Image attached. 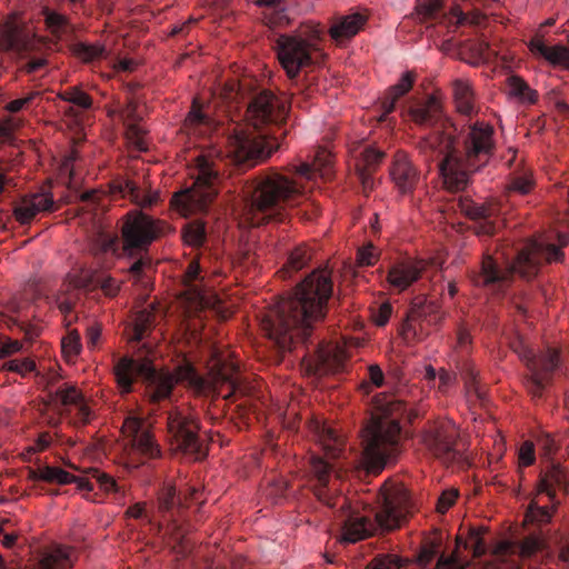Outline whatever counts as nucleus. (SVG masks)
<instances>
[{
  "label": "nucleus",
  "mask_w": 569,
  "mask_h": 569,
  "mask_svg": "<svg viewBox=\"0 0 569 569\" xmlns=\"http://www.w3.org/2000/svg\"><path fill=\"white\" fill-rule=\"evenodd\" d=\"M118 387L129 393L136 381L146 383V392L150 405L156 410H162L167 432L171 445L183 455L194 460L203 459L208 449L199 436L200 423L197 413L187 406H176L171 402L172 390L178 382L202 390L204 379L190 363L177 367L174 373L157 370L148 358L134 359L128 356L119 358L113 367Z\"/></svg>",
  "instance_id": "nucleus-1"
},
{
  "label": "nucleus",
  "mask_w": 569,
  "mask_h": 569,
  "mask_svg": "<svg viewBox=\"0 0 569 569\" xmlns=\"http://www.w3.org/2000/svg\"><path fill=\"white\" fill-rule=\"evenodd\" d=\"M332 280L327 269L313 270L292 291L259 315L261 331L280 352L306 342L327 313Z\"/></svg>",
  "instance_id": "nucleus-2"
},
{
  "label": "nucleus",
  "mask_w": 569,
  "mask_h": 569,
  "mask_svg": "<svg viewBox=\"0 0 569 569\" xmlns=\"http://www.w3.org/2000/svg\"><path fill=\"white\" fill-rule=\"evenodd\" d=\"M331 156L318 151L312 164H289L286 172L271 170L247 181L242 188L243 217L251 227L269 221H284L307 200V182L316 173L328 174Z\"/></svg>",
  "instance_id": "nucleus-3"
},
{
  "label": "nucleus",
  "mask_w": 569,
  "mask_h": 569,
  "mask_svg": "<svg viewBox=\"0 0 569 569\" xmlns=\"http://www.w3.org/2000/svg\"><path fill=\"white\" fill-rule=\"evenodd\" d=\"M248 99L247 123L234 127L230 152L236 164L252 167L279 149V137L286 134L281 126L287 119L289 106L287 100L266 89L251 92Z\"/></svg>",
  "instance_id": "nucleus-4"
},
{
  "label": "nucleus",
  "mask_w": 569,
  "mask_h": 569,
  "mask_svg": "<svg viewBox=\"0 0 569 569\" xmlns=\"http://www.w3.org/2000/svg\"><path fill=\"white\" fill-rule=\"evenodd\" d=\"M418 411L409 409L397 396L379 393L373 399L371 417L361 429L363 460L369 471L379 473L399 453L402 421L412 422Z\"/></svg>",
  "instance_id": "nucleus-5"
},
{
  "label": "nucleus",
  "mask_w": 569,
  "mask_h": 569,
  "mask_svg": "<svg viewBox=\"0 0 569 569\" xmlns=\"http://www.w3.org/2000/svg\"><path fill=\"white\" fill-rule=\"evenodd\" d=\"M169 229L164 221L154 219L141 211H129L123 218L120 237L107 236L102 239V250L132 260L128 273L134 283L147 288L151 269L149 249Z\"/></svg>",
  "instance_id": "nucleus-6"
},
{
  "label": "nucleus",
  "mask_w": 569,
  "mask_h": 569,
  "mask_svg": "<svg viewBox=\"0 0 569 569\" xmlns=\"http://www.w3.org/2000/svg\"><path fill=\"white\" fill-rule=\"evenodd\" d=\"M378 508L375 518L351 515L345 521L342 539L355 543L379 531H391L400 527L411 510V500L407 490L399 486L385 483L377 496Z\"/></svg>",
  "instance_id": "nucleus-7"
},
{
  "label": "nucleus",
  "mask_w": 569,
  "mask_h": 569,
  "mask_svg": "<svg viewBox=\"0 0 569 569\" xmlns=\"http://www.w3.org/2000/svg\"><path fill=\"white\" fill-rule=\"evenodd\" d=\"M193 162L192 187L173 197L176 206L186 214L207 210L224 177L226 161L216 149L201 151Z\"/></svg>",
  "instance_id": "nucleus-8"
},
{
  "label": "nucleus",
  "mask_w": 569,
  "mask_h": 569,
  "mask_svg": "<svg viewBox=\"0 0 569 569\" xmlns=\"http://www.w3.org/2000/svg\"><path fill=\"white\" fill-rule=\"evenodd\" d=\"M320 440L326 458L317 455H311L308 458L303 467L305 486L311 490L320 502L333 508L336 506V497L329 487L335 471V465L331 460L339 458L343 451V441L336 430L327 427H322Z\"/></svg>",
  "instance_id": "nucleus-9"
},
{
  "label": "nucleus",
  "mask_w": 569,
  "mask_h": 569,
  "mask_svg": "<svg viewBox=\"0 0 569 569\" xmlns=\"http://www.w3.org/2000/svg\"><path fill=\"white\" fill-rule=\"evenodd\" d=\"M0 48L10 53L22 73L36 74L48 64L41 42L29 30L14 23H7L1 29Z\"/></svg>",
  "instance_id": "nucleus-10"
},
{
  "label": "nucleus",
  "mask_w": 569,
  "mask_h": 569,
  "mask_svg": "<svg viewBox=\"0 0 569 569\" xmlns=\"http://www.w3.org/2000/svg\"><path fill=\"white\" fill-rule=\"evenodd\" d=\"M442 149L440 153L443 158L439 162V172L443 188L447 192L455 194L452 200H448L441 210L447 223L460 231L462 221V158L460 151L455 147L453 139L448 133L441 137Z\"/></svg>",
  "instance_id": "nucleus-11"
},
{
  "label": "nucleus",
  "mask_w": 569,
  "mask_h": 569,
  "mask_svg": "<svg viewBox=\"0 0 569 569\" xmlns=\"http://www.w3.org/2000/svg\"><path fill=\"white\" fill-rule=\"evenodd\" d=\"M563 256L556 244L537 240H528L521 248L515 250L512 257L502 252V257L508 262L510 260V270L523 278L533 277L542 262H560Z\"/></svg>",
  "instance_id": "nucleus-12"
},
{
  "label": "nucleus",
  "mask_w": 569,
  "mask_h": 569,
  "mask_svg": "<svg viewBox=\"0 0 569 569\" xmlns=\"http://www.w3.org/2000/svg\"><path fill=\"white\" fill-rule=\"evenodd\" d=\"M276 50L288 79L301 91L300 74L315 63L313 52L299 34H280L276 41Z\"/></svg>",
  "instance_id": "nucleus-13"
},
{
  "label": "nucleus",
  "mask_w": 569,
  "mask_h": 569,
  "mask_svg": "<svg viewBox=\"0 0 569 569\" xmlns=\"http://www.w3.org/2000/svg\"><path fill=\"white\" fill-rule=\"evenodd\" d=\"M122 432L129 440V459L136 468L161 457V448L144 420L138 417L126 418Z\"/></svg>",
  "instance_id": "nucleus-14"
},
{
  "label": "nucleus",
  "mask_w": 569,
  "mask_h": 569,
  "mask_svg": "<svg viewBox=\"0 0 569 569\" xmlns=\"http://www.w3.org/2000/svg\"><path fill=\"white\" fill-rule=\"evenodd\" d=\"M469 129L468 138H465V187L468 183V173L487 164L495 148L492 126L476 121Z\"/></svg>",
  "instance_id": "nucleus-15"
},
{
  "label": "nucleus",
  "mask_w": 569,
  "mask_h": 569,
  "mask_svg": "<svg viewBox=\"0 0 569 569\" xmlns=\"http://www.w3.org/2000/svg\"><path fill=\"white\" fill-rule=\"evenodd\" d=\"M522 359L530 372L526 381L527 389L533 398H541L559 367V352L556 349H548L540 355H535L531 350H527Z\"/></svg>",
  "instance_id": "nucleus-16"
},
{
  "label": "nucleus",
  "mask_w": 569,
  "mask_h": 569,
  "mask_svg": "<svg viewBox=\"0 0 569 569\" xmlns=\"http://www.w3.org/2000/svg\"><path fill=\"white\" fill-rule=\"evenodd\" d=\"M426 448L446 463L453 461L458 452L455 449V429L450 423L429 422L421 433Z\"/></svg>",
  "instance_id": "nucleus-17"
},
{
  "label": "nucleus",
  "mask_w": 569,
  "mask_h": 569,
  "mask_svg": "<svg viewBox=\"0 0 569 569\" xmlns=\"http://www.w3.org/2000/svg\"><path fill=\"white\" fill-rule=\"evenodd\" d=\"M208 257L192 259L183 277L186 299L193 309H203L209 306L210 300L206 292V274L209 272L206 266Z\"/></svg>",
  "instance_id": "nucleus-18"
},
{
  "label": "nucleus",
  "mask_w": 569,
  "mask_h": 569,
  "mask_svg": "<svg viewBox=\"0 0 569 569\" xmlns=\"http://www.w3.org/2000/svg\"><path fill=\"white\" fill-rule=\"evenodd\" d=\"M58 209L50 192L40 191L23 196L13 206L16 220L24 226L30 224L39 213H50Z\"/></svg>",
  "instance_id": "nucleus-19"
},
{
  "label": "nucleus",
  "mask_w": 569,
  "mask_h": 569,
  "mask_svg": "<svg viewBox=\"0 0 569 569\" xmlns=\"http://www.w3.org/2000/svg\"><path fill=\"white\" fill-rule=\"evenodd\" d=\"M313 352L309 363V370L313 375L336 373L345 369L347 356L340 347L331 343H317Z\"/></svg>",
  "instance_id": "nucleus-20"
},
{
  "label": "nucleus",
  "mask_w": 569,
  "mask_h": 569,
  "mask_svg": "<svg viewBox=\"0 0 569 569\" xmlns=\"http://www.w3.org/2000/svg\"><path fill=\"white\" fill-rule=\"evenodd\" d=\"M426 266L427 263L423 260L406 259L395 262L390 266L387 274L389 288L396 292L407 290L421 278Z\"/></svg>",
  "instance_id": "nucleus-21"
},
{
  "label": "nucleus",
  "mask_w": 569,
  "mask_h": 569,
  "mask_svg": "<svg viewBox=\"0 0 569 569\" xmlns=\"http://www.w3.org/2000/svg\"><path fill=\"white\" fill-rule=\"evenodd\" d=\"M201 492L197 488H188L183 498L173 486H166L161 489L158 497V508L162 517L168 521H176V517L181 509L187 507L188 502H198Z\"/></svg>",
  "instance_id": "nucleus-22"
},
{
  "label": "nucleus",
  "mask_w": 569,
  "mask_h": 569,
  "mask_svg": "<svg viewBox=\"0 0 569 569\" xmlns=\"http://www.w3.org/2000/svg\"><path fill=\"white\" fill-rule=\"evenodd\" d=\"M465 217H469L471 224L465 223V230H472L477 236H493L502 226V221L493 219L490 209L479 206L472 200H469L465 194Z\"/></svg>",
  "instance_id": "nucleus-23"
},
{
  "label": "nucleus",
  "mask_w": 569,
  "mask_h": 569,
  "mask_svg": "<svg viewBox=\"0 0 569 569\" xmlns=\"http://www.w3.org/2000/svg\"><path fill=\"white\" fill-rule=\"evenodd\" d=\"M367 20L368 16L360 11L338 16L332 19L328 33L333 41L342 43L357 36L363 29Z\"/></svg>",
  "instance_id": "nucleus-24"
},
{
  "label": "nucleus",
  "mask_w": 569,
  "mask_h": 569,
  "mask_svg": "<svg viewBox=\"0 0 569 569\" xmlns=\"http://www.w3.org/2000/svg\"><path fill=\"white\" fill-rule=\"evenodd\" d=\"M433 311V305L425 296H418L411 301V307L401 327V333L407 340L422 339L421 319Z\"/></svg>",
  "instance_id": "nucleus-25"
},
{
  "label": "nucleus",
  "mask_w": 569,
  "mask_h": 569,
  "mask_svg": "<svg viewBox=\"0 0 569 569\" xmlns=\"http://www.w3.org/2000/svg\"><path fill=\"white\" fill-rule=\"evenodd\" d=\"M49 396L54 406L74 407L79 422L87 423L89 421L91 411L86 405L82 393L74 386L63 383Z\"/></svg>",
  "instance_id": "nucleus-26"
},
{
  "label": "nucleus",
  "mask_w": 569,
  "mask_h": 569,
  "mask_svg": "<svg viewBox=\"0 0 569 569\" xmlns=\"http://www.w3.org/2000/svg\"><path fill=\"white\" fill-rule=\"evenodd\" d=\"M441 8L442 0H418V14L423 20H441L440 23H446L449 32H455L462 24V10L456 6L447 17L441 12Z\"/></svg>",
  "instance_id": "nucleus-27"
},
{
  "label": "nucleus",
  "mask_w": 569,
  "mask_h": 569,
  "mask_svg": "<svg viewBox=\"0 0 569 569\" xmlns=\"http://www.w3.org/2000/svg\"><path fill=\"white\" fill-rule=\"evenodd\" d=\"M390 174L401 193L412 192L419 179L418 171L409 161L408 156L400 151L395 154Z\"/></svg>",
  "instance_id": "nucleus-28"
},
{
  "label": "nucleus",
  "mask_w": 569,
  "mask_h": 569,
  "mask_svg": "<svg viewBox=\"0 0 569 569\" xmlns=\"http://www.w3.org/2000/svg\"><path fill=\"white\" fill-rule=\"evenodd\" d=\"M111 193L127 198L141 208L153 206L158 201V193L142 190L133 180L120 178L111 183Z\"/></svg>",
  "instance_id": "nucleus-29"
},
{
  "label": "nucleus",
  "mask_w": 569,
  "mask_h": 569,
  "mask_svg": "<svg viewBox=\"0 0 569 569\" xmlns=\"http://www.w3.org/2000/svg\"><path fill=\"white\" fill-rule=\"evenodd\" d=\"M441 104L435 96L416 99L409 108L412 120L420 126L433 127L441 119Z\"/></svg>",
  "instance_id": "nucleus-30"
},
{
  "label": "nucleus",
  "mask_w": 569,
  "mask_h": 569,
  "mask_svg": "<svg viewBox=\"0 0 569 569\" xmlns=\"http://www.w3.org/2000/svg\"><path fill=\"white\" fill-rule=\"evenodd\" d=\"M567 473L556 463H552L546 471L540 473L538 482V493H545L549 497L553 506L559 503L556 499L557 490H567Z\"/></svg>",
  "instance_id": "nucleus-31"
},
{
  "label": "nucleus",
  "mask_w": 569,
  "mask_h": 569,
  "mask_svg": "<svg viewBox=\"0 0 569 569\" xmlns=\"http://www.w3.org/2000/svg\"><path fill=\"white\" fill-rule=\"evenodd\" d=\"M416 81V72L415 71H406L399 81L391 86L385 93V97L381 101V108L383 110V117H387L389 113H391L395 110L396 102L407 94L413 83Z\"/></svg>",
  "instance_id": "nucleus-32"
},
{
  "label": "nucleus",
  "mask_w": 569,
  "mask_h": 569,
  "mask_svg": "<svg viewBox=\"0 0 569 569\" xmlns=\"http://www.w3.org/2000/svg\"><path fill=\"white\" fill-rule=\"evenodd\" d=\"M41 481L49 483H77L80 490L92 491L94 486L93 482L87 478L77 477L61 468L46 466L41 468V475L39 476Z\"/></svg>",
  "instance_id": "nucleus-33"
},
{
  "label": "nucleus",
  "mask_w": 569,
  "mask_h": 569,
  "mask_svg": "<svg viewBox=\"0 0 569 569\" xmlns=\"http://www.w3.org/2000/svg\"><path fill=\"white\" fill-rule=\"evenodd\" d=\"M529 49L532 53L543 57L550 63L569 69V48L561 44L548 47L539 37H535L529 43Z\"/></svg>",
  "instance_id": "nucleus-34"
},
{
  "label": "nucleus",
  "mask_w": 569,
  "mask_h": 569,
  "mask_svg": "<svg viewBox=\"0 0 569 569\" xmlns=\"http://www.w3.org/2000/svg\"><path fill=\"white\" fill-rule=\"evenodd\" d=\"M505 551L501 556L500 563L498 565L497 569H521L518 559H527L530 558L537 550L540 548V542L537 539H526L522 541L518 547H516L518 556L516 558H511L510 560L507 559L509 549L511 547L505 546Z\"/></svg>",
  "instance_id": "nucleus-35"
},
{
  "label": "nucleus",
  "mask_w": 569,
  "mask_h": 569,
  "mask_svg": "<svg viewBox=\"0 0 569 569\" xmlns=\"http://www.w3.org/2000/svg\"><path fill=\"white\" fill-rule=\"evenodd\" d=\"M42 16L47 29L57 40L72 32V24L67 16L50 8H43Z\"/></svg>",
  "instance_id": "nucleus-36"
},
{
  "label": "nucleus",
  "mask_w": 569,
  "mask_h": 569,
  "mask_svg": "<svg viewBox=\"0 0 569 569\" xmlns=\"http://www.w3.org/2000/svg\"><path fill=\"white\" fill-rule=\"evenodd\" d=\"M71 555L70 548L56 547L42 556L38 569H67L72 565Z\"/></svg>",
  "instance_id": "nucleus-37"
},
{
  "label": "nucleus",
  "mask_w": 569,
  "mask_h": 569,
  "mask_svg": "<svg viewBox=\"0 0 569 569\" xmlns=\"http://www.w3.org/2000/svg\"><path fill=\"white\" fill-rule=\"evenodd\" d=\"M536 186L533 174L531 170H519L515 171L509 179L507 184L508 193H519L521 196L529 194Z\"/></svg>",
  "instance_id": "nucleus-38"
},
{
  "label": "nucleus",
  "mask_w": 569,
  "mask_h": 569,
  "mask_svg": "<svg viewBox=\"0 0 569 569\" xmlns=\"http://www.w3.org/2000/svg\"><path fill=\"white\" fill-rule=\"evenodd\" d=\"M154 325V313L152 309H142L138 311L133 319L131 341L139 342L151 331Z\"/></svg>",
  "instance_id": "nucleus-39"
},
{
  "label": "nucleus",
  "mask_w": 569,
  "mask_h": 569,
  "mask_svg": "<svg viewBox=\"0 0 569 569\" xmlns=\"http://www.w3.org/2000/svg\"><path fill=\"white\" fill-rule=\"evenodd\" d=\"M311 259L310 250L305 246L296 247L289 254L287 264L280 270L282 277H290L292 272L301 270Z\"/></svg>",
  "instance_id": "nucleus-40"
},
{
  "label": "nucleus",
  "mask_w": 569,
  "mask_h": 569,
  "mask_svg": "<svg viewBox=\"0 0 569 569\" xmlns=\"http://www.w3.org/2000/svg\"><path fill=\"white\" fill-rule=\"evenodd\" d=\"M507 84L511 96L529 103H535L537 101V91L531 89L522 78L518 76H510L507 79Z\"/></svg>",
  "instance_id": "nucleus-41"
},
{
  "label": "nucleus",
  "mask_w": 569,
  "mask_h": 569,
  "mask_svg": "<svg viewBox=\"0 0 569 569\" xmlns=\"http://www.w3.org/2000/svg\"><path fill=\"white\" fill-rule=\"evenodd\" d=\"M293 34H299L303 38V42L309 47L312 52L319 51V44L323 39L325 31L319 23L307 22L303 23L299 31Z\"/></svg>",
  "instance_id": "nucleus-42"
},
{
  "label": "nucleus",
  "mask_w": 569,
  "mask_h": 569,
  "mask_svg": "<svg viewBox=\"0 0 569 569\" xmlns=\"http://www.w3.org/2000/svg\"><path fill=\"white\" fill-rule=\"evenodd\" d=\"M465 393L475 396L481 403L485 401L486 391L480 382L477 380V375L473 367L465 360Z\"/></svg>",
  "instance_id": "nucleus-43"
},
{
  "label": "nucleus",
  "mask_w": 569,
  "mask_h": 569,
  "mask_svg": "<svg viewBox=\"0 0 569 569\" xmlns=\"http://www.w3.org/2000/svg\"><path fill=\"white\" fill-rule=\"evenodd\" d=\"M440 539L429 538L423 541L417 557V565L420 569H426L428 565L438 556L440 552Z\"/></svg>",
  "instance_id": "nucleus-44"
},
{
  "label": "nucleus",
  "mask_w": 569,
  "mask_h": 569,
  "mask_svg": "<svg viewBox=\"0 0 569 569\" xmlns=\"http://www.w3.org/2000/svg\"><path fill=\"white\" fill-rule=\"evenodd\" d=\"M481 535V530L475 527H470L468 535H465V551L470 550L473 558L481 557L486 553L487 546Z\"/></svg>",
  "instance_id": "nucleus-45"
},
{
  "label": "nucleus",
  "mask_w": 569,
  "mask_h": 569,
  "mask_svg": "<svg viewBox=\"0 0 569 569\" xmlns=\"http://www.w3.org/2000/svg\"><path fill=\"white\" fill-rule=\"evenodd\" d=\"M72 53L84 62H90L104 56L106 48L101 44L74 43Z\"/></svg>",
  "instance_id": "nucleus-46"
},
{
  "label": "nucleus",
  "mask_w": 569,
  "mask_h": 569,
  "mask_svg": "<svg viewBox=\"0 0 569 569\" xmlns=\"http://www.w3.org/2000/svg\"><path fill=\"white\" fill-rule=\"evenodd\" d=\"M183 240L188 246L199 248L206 241V229L200 222L188 223L182 231Z\"/></svg>",
  "instance_id": "nucleus-47"
},
{
  "label": "nucleus",
  "mask_w": 569,
  "mask_h": 569,
  "mask_svg": "<svg viewBox=\"0 0 569 569\" xmlns=\"http://www.w3.org/2000/svg\"><path fill=\"white\" fill-rule=\"evenodd\" d=\"M385 153L372 147H365L361 151V159L357 163V170H370L373 172L377 166L382 161Z\"/></svg>",
  "instance_id": "nucleus-48"
},
{
  "label": "nucleus",
  "mask_w": 569,
  "mask_h": 569,
  "mask_svg": "<svg viewBox=\"0 0 569 569\" xmlns=\"http://www.w3.org/2000/svg\"><path fill=\"white\" fill-rule=\"evenodd\" d=\"M212 123V118L203 112L201 106L194 100L191 110L184 120V126L187 128L211 127Z\"/></svg>",
  "instance_id": "nucleus-49"
},
{
  "label": "nucleus",
  "mask_w": 569,
  "mask_h": 569,
  "mask_svg": "<svg viewBox=\"0 0 569 569\" xmlns=\"http://www.w3.org/2000/svg\"><path fill=\"white\" fill-rule=\"evenodd\" d=\"M461 543L462 538L458 533L456 537V550L450 555L441 553L438 557L436 569H462V562L458 553Z\"/></svg>",
  "instance_id": "nucleus-50"
},
{
  "label": "nucleus",
  "mask_w": 569,
  "mask_h": 569,
  "mask_svg": "<svg viewBox=\"0 0 569 569\" xmlns=\"http://www.w3.org/2000/svg\"><path fill=\"white\" fill-rule=\"evenodd\" d=\"M62 99L82 109H89L92 104L91 97L78 88H70L64 91Z\"/></svg>",
  "instance_id": "nucleus-51"
},
{
  "label": "nucleus",
  "mask_w": 569,
  "mask_h": 569,
  "mask_svg": "<svg viewBox=\"0 0 569 569\" xmlns=\"http://www.w3.org/2000/svg\"><path fill=\"white\" fill-rule=\"evenodd\" d=\"M92 283L96 287H99L102 292L110 298L116 297L120 290V282H118L109 274L97 276L94 279H92Z\"/></svg>",
  "instance_id": "nucleus-52"
},
{
  "label": "nucleus",
  "mask_w": 569,
  "mask_h": 569,
  "mask_svg": "<svg viewBox=\"0 0 569 569\" xmlns=\"http://www.w3.org/2000/svg\"><path fill=\"white\" fill-rule=\"evenodd\" d=\"M368 380H365L361 383V388L368 393L370 391V387L373 386L376 388H380L385 382V375L381 370L380 366L377 363H372L368 367Z\"/></svg>",
  "instance_id": "nucleus-53"
},
{
  "label": "nucleus",
  "mask_w": 569,
  "mask_h": 569,
  "mask_svg": "<svg viewBox=\"0 0 569 569\" xmlns=\"http://www.w3.org/2000/svg\"><path fill=\"white\" fill-rule=\"evenodd\" d=\"M269 13H264V21L270 27H286L290 24L287 9L281 4L278 8L271 9Z\"/></svg>",
  "instance_id": "nucleus-54"
},
{
  "label": "nucleus",
  "mask_w": 569,
  "mask_h": 569,
  "mask_svg": "<svg viewBox=\"0 0 569 569\" xmlns=\"http://www.w3.org/2000/svg\"><path fill=\"white\" fill-rule=\"evenodd\" d=\"M2 370L12 371L26 376L36 369V363L30 359H13L2 365Z\"/></svg>",
  "instance_id": "nucleus-55"
},
{
  "label": "nucleus",
  "mask_w": 569,
  "mask_h": 569,
  "mask_svg": "<svg viewBox=\"0 0 569 569\" xmlns=\"http://www.w3.org/2000/svg\"><path fill=\"white\" fill-rule=\"evenodd\" d=\"M400 560L392 555H378L368 565L367 569H398Z\"/></svg>",
  "instance_id": "nucleus-56"
},
{
  "label": "nucleus",
  "mask_w": 569,
  "mask_h": 569,
  "mask_svg": "<svg viewBox=\"0 0 569 569\" xmlns=\"http://www.w3.org/2000/svg\"><path fill=\"white\" fill-rule=\"evenodd\" d=\"M92 478L96 480L100 489H102L103 491L118 492V483L110 475L96 469L93 470Z\"/></svg>",
  "instance_id": "nucleus-57"
},
{
  "label": "nucleus",
  "mask_w": 569,
  "mask_h": 569,
  "mask_svg": "<svg viewBox=\"0 0 569 569\" xmlns=\"http://www.w3.org/2000/svg\"><path fill=\"white\" fill-rule=\"evenodd\" d=\"M459 497L458 489H447L437 499V511L445 513L456 502Z\"/></svg>",
  "instance_id": "nucleus-58"
},
{
  "label": "nucleus",
  "mask_w": 569,
  "mask_h": 569,
  "mask_svg": "<svg viewBox=\"0 0 569 569\" xmlns=\"http://www.w3.org/2000/svg\"><path fill=\"white\" fill-rule=\"evenodd\" d=\"M465 117L477 114L480 110V104L477 102L475 92L469 82L465 80Z\"/></svg>",
  "instance_id": "nucleus-59"
},
{
  "label": "nucleus",
  "mask_w": 569,
  "mask_h": 569,
  "mask_svg": "<svg viewBox=\"0 0 569 569\" xmlns=\"http://www.w3.org/2000/svg\"><path fill=\"white\" fill-rule=\"evenodd\" d=\"M518 460L521 467H529L536 461L535 446L531 441H525L520 446Z\"/></svg>",
  "instance_id": "nucleus-60"
},
{
  "label": "nucleus",
  "mask_w": 569,
  "mask_h": 569,
  "mask_svg": "<svg viewBox=\"0 0 569 569\" xmlns=\"http://www.w3.org/2000/svg\"><path fill=\"white\" fill-rule=\"evenodd\" d=\"M62 350L69 356H76L80 352V335L77 331H70L69 335L62 339Z\"/></svg>",
  "instance_id": "nucleus-61"
},
{
  "label": "nucleus",
  "mask_w": 569,
  "mask_h": 569,
  "mask_svg": "<svg viewBox=\"0 0 569 569\" xmlns=\"http://www.w3.org/2000/svg\"><path fill=\"white\" fill-rule=\"evenodd\" d=\"M483 273L487 282H502L506 280V274L498 268L497 263L490 261L483 264Z\"/></svg>",
  "instance_id": "nucleus-62"
},
{
  "label": "nucleus",
  "mask_w": 569,
  "mask_h": 569,
  "mask_svg": "<svg viewBox=\"0 0 569 569\" xmlns=\"http://www.w3.org/2000/svg\"><path fill=\"white\" fill-rule=\"evenodd\" d=\"M357 261L360 266H373L377 261L376 249L368 244L358 250Z\"/></svg>",
  "instance_id": "nucleus-63"
},
{
  "label": "nucleus",
  "mask_w": 569,
  "mask_h": 569,
  "mask_svg": "<svg viewBox=\"0 0 569 569\" xmlns=\"http://www.w3.org/2000/svg\"><path fill=\"white\" fill-rule=\"evenodd\" d=\"M391 312V305L387 302L382 303L372 312V319L377 326L382 327L389 321Z\"/></svg>",
  "instance_id": "nucleus-64"
}]
</instances>
